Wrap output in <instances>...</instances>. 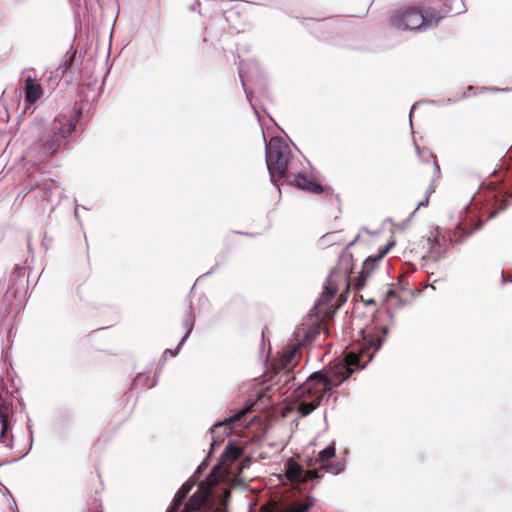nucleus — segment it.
<instances>
[{"label":"nucleus","mask_w":512,"mask_h":512,"mask_svg":"<svg viewBox=\"0 0 512 512\" xmlns=\"http://www.w3.org/2000/svg\"><path fill=\"white\" fill-rule=\"evenodd\" d=\"M160 373V369H156V372H155V375H154V379L153 381L148 384V381L150 379L149 375L148 374H145V373H139L134 379H133V382H132V387L133 388H137L139 385L141 386H148V388H153L157 385V382H158V375Z\"/></svg>","instance_id":"obj_18"},{"label":"nucleus","mask_w":512,"mask_h":512,"mask_svg":"<svg viewBox=\"0 0 512 512\" xmlns=\"http://www.w3.org/2000/svg\"><path fill=\"white\" fill-rule=\"evenodd\" d=\"M317 37L322 38V39H326V37L324 35H317Z\"/></svg>","instance_id":"obj_47"},{"label":"nucleus","mask_w":512,"mask_h":512,"mask_svg":"<svg viewBox=\"0 0 512 512\" xmlns=\"http://www.w3.org/2000/svg\"><path fill=\"white\" fill-rule=\"evenodd\" d=\"M303 468L294 459L289 458L284 463L283 476L292 484L300 483L302 480Z\"/></svg>","instance_id":"obj_13"},{"label":"nucleus","mask_w":512,"mask_h":512,"mask_svg":"<svg viewBox=\"0 0 512 512\" xmlns=\"http://www.w3.org/2000/svg\"><path fill=\"white\" fill-rule=\"evenodd\" d=\"M239 76H240V79H241V84H242V87L244 89L246 98H247L250 106L252 107V109L257 114V110H256L255 104L253 102V92L246 87V84H245V81H244V78H243V73H242L241 69L239 70Z\"/></svg>","instance_id":"obj_24"},{"label":"nucleus","mask_w":512,"mask_h":512,"mask_svg":"<svg viewBox=\"0 0 512 512\" xmlns=\"http://www.w3.org/2000/svg\"><path fill=\"white\" fill-rule=\"evenodd\" d=\"M396 296V293L393 289H390L388 290L387 292V297L390 298V297H395Z\"/></svg>","instance_id":"obj_42"},{"label":"nucleus","mask_w":512,"mask_h":512,"mask_svg":"<svg viewBox=\"0 0 512 512\" xmlns=\"http://www.w3.org/2000/svg\"><path fill=\"white\" fill-rule=\"evenodd\" d=\"M364 231H366L367 233H370V231L367 229V228H363Z\"/></svg>","instance_id":"obj_49"},{"label":"nucleus","mask_w":512,"mask_h":512,"mask_svg":"<svg viewBox=\"0 0 512 512\" xmlns=\"http://www.w3.org/2000/svg\"><path fill=\"white\" fill-rule=\"evenodd\" d=\"M379 262H374L373 255L368 256L362 263V269L355 281V288L360 290L365 286L370 273L375 269Z\"/></svg>","instance_id":"obj_15"},{"label":"nucleus","mask_w":512,"mask_h":512,"mask_svg":"<svg viewBox=\"0 0 512 512\" xmlns=\"http://www.w3.org/2000/svg\"><path fill=\"white\" fill-rule=\"evenodd\" d=\"M75 215H76V217H78V211H77V209L75 210Z\"/></svg>","instance_id":"obj_50"},{"label":"nucleus","mask_w":512,"mask_h":512,"mask_svg":"<svg viewBox=\"0 0 512 512\" xmlns=\"http://www.w3.org/2000/svg\"><path fill=\"white\" fill-rule=\"evenodd\" d=\"M414 145H415L416 152L422 162L429 163L430 160H432L434 176L439 177L440 166H439L438 162L435 160V155L428 148H421L420 146H418L415 141H414Z\"/></svg>","instance_id":"obj_16"},{"label":"nucleus","mask_w":512,"mask_h":512,"mask_svg":"<svg viewBox=\"0 0 512 512\" xmlns=\"http://www.w3.org/2000/svg\"><path fill=\"white\" fill-rule=\"evenodd\" d=\"M291 149L279 136L271 137L265 143V162L271 183L279 188L280 180H289Z\"/></svg>","instance_id":"obj_5"},{"label":"nucleus","mask_w":512,"mask_h":512,"mask_svg":"<svg viewBox=\"0 0 512 512\" xmlns=\"http://www.w3.org/2000/svg\"><path fill=\"white\" fill-rule=\"evenodd\" d=\"M251 409V405H245L225 419L215 422L214 425L210 428L209 432L212 438L210 449L206 457L198 465L193 475L191 476V478H194L197 483L203 475L204 471L210 465V459L214 455L216 448L222 444L226 436H229L232 433V429L236 427L248 428L250 427L251 421L257 419V416L255 415L248 419V414L251 412Z\"/></svg>","instance_id":"obj_4"},{"label":"nucleus","mask_w":512,"mask_h":512,"mask_svg":"<svg viewBox=\"0 0 512 512\" xmlns=\"http://www.w3.org/2000/svg\"><path fill=\"white\" fill-rule=\"evenodd\" d=\"M388 253L389 251L387 250V248H385L384 246L380 247L378 249L377 254L373 255L374 262H380Z\"/></svg>","instance_id":"obj_34"},{"label":"nucleus","mask_w":512,"mask_h":512,"mask_svg":"<svg viewBox=\"0 0 512 512\" xmlns=\"http://www.w3.org/2000/svg\"><path fill=\"white\" fill-rule=\"evenodd\" d=\"M280 183H287L291 186H295L300 190L308 191L313 194H322V193H332L333 189L330 187H324L322 184L318 183L312 178H309L307 175L299 172L293 176L289 172V180H280Z\"/></svg>","instance_id":"obj_9"},{"label":"nucleus","mask_w":512,"mask_h":512,"mask_svg":"<svg viewBox=\"0 0 512 512\" xmlns=\"http://www.w3.org/2000/svg\"><path fill=\"white\" fill-rule=\"evenodd\" d=\"M374 321L380 325L361 329L360 343L350 345L342 356L330 362L321 370L312 372L305 381H297L293 371L302 357L301 348L310 345L321 332L318 322L302 323L296 327L292 337L280 356L281 371L279 381L292 390L295 409L301 416L312 413L334 388L340 386L355 372L364 369L381 349L388 335V324L394 325L393 312L386 308L378 311Z\"/></svg>","instance_id":"obj_1"},{"label":"nucleus","mask_w":512,"mask_h":512,"mask_svg":"<svg viewBox=\"0 0 512 512\" xmlns=\"http://www.w3.org/2000/svg\"><path fill=\"white\" fill-rule=\"evenodd\" d=\"M500 179L483 181L479 190L465 206V216L455 230L436 229L430 243L428 255L422 260L431 259L437 262L455 244L462 243L473 232L481 229L484 222L504 211L512 201V146L501 159Z\"/></svg>","instance_id":"obj_2"},{"label":"nucleus","mask_w":512,"mask_h":512,"mask_svg":"<svg viewBox=\"0 0 512 512\" xmlns=\"http://www.w3.org/2000/svg\"><path fill=\"white\" fill-rule=\"evenodd\" d=\"M183 327L186 329L185 334L180 339L177 347L175 349H166L163 353V361H166L167 356L170 355L171 357H175L178 355L182 345L187 341L189 336L191 335L194 324H195V314L192 307V302L189 301L188 307L186 309L184 318H183Z\"/></svg>","instance_id":"obj_10"},{"label":"nucleus","mask_w":512,"mask_h":512,"mask_svg":"<svg viewBox=\"0 0 512 512\" xmlns=\"http://www.w3.org/2000/svg\"><path fill=\"white\" fill-rule=\"evenodd\" d=\"M27 289L28 279L26 278V270L24 267L16 265L10 274L4 299L11 305L18 297L26 294Z\"/></svg>","instance_id":"obj_8"},{"label":"nucleus","mask_w":512,"mask_h":512,"mask_svg":"<svg viewBox=\"0 0 512 512\" xmlns=\"http://www.w3.org/2000/svg\"><path fill=\"white\" fill-rule=\"evenodd\" d=\"M443 16L437 15L434 9H421L417 6L398 9L390 17L393 27L401 30L424 31L434 23L437 25Z\"/></svg>","instance_id":"obj_7"},{"label":"nucleus","mask_w":512,"mask_h":512,"mask_svg":"<svg viewBox=\"0 0 512 512\" xmlns=\"http://www.w3.org/2000/svg\"><path fill=\"white\" fill-rule=\"evenodd\" d=\"M359 237L360 236L357 235L354 240H352L350 243H348L347 246L345 247V249L342 251V253L339 256L337 270L340 273L344 274L345 279L347 281H349L351 274L353 273V267H352L353 255L350 252H348V249L350 247H352L359 240Z\"/></svg>","instance_id":"obj_12"},{"label":"nucleus","mask_w":512,"mask_h":512,"mask_svg":"<svg viewBox=\"0 0 512 512\" xmlns=\"http://www.w3.org/2000/svg\"><path fill=\"white\" fill-rule=\"evenodd\" d=\"M472 89H473V87H472V86H468V87H467V90H468V91H471Z\"/></svg>","instance_id":"obj_48"},{"label":"nucleus","mask_w":512,"mask_h":512,"mask_svg":"<svg viewBox=\"0 0 512 512\" xmlns=\"http://www.w3.org/2000/svg\"><path fill=\"white\" fill-rule=\"evenodd\" d=\"M459 99H451V98H448L446 100H441V101H434V100H431L429 101V103L431 104H438V105H450V104H454L458 101Z\"/></svg>","instance_id":"obj_36"},{"label":"nucleus","mask_w":512,"mask_h":512,"mask_svg":"<svg viewBox=\"0 0 512 512\" xmlns=\"http://www.w3.org/2000/svg\"><path fill=\"white\" fill-rule=\"evenodd\" d=\"M199 7H200V3H199V2H195L194 4H192V5L190 6V10H191V11H193V12H195V11H197V10H198V8H199Z\"/></svg>","instance_id":"obj_40"},{"label":"nucleus","mask_w":512,"mask_h":512,"mask_svg":"<svg viewBox=\"0 0 512 512\" xmlns=\"http://www.w3.org/2000/svg\"><path fill=\"white\" fill-rule=\"evenodd\" d=\"M75 131V123H64L55 118L44 125L39 136V158H46L59 153L68 143L69 137Z\"/></svg>","instance_id":"obj_6"},{"label":"nucleus","mask_w":512,"mask_h":512,"mask_svg":"<svg viewBox=\"0 0 512 512\" xmlns=\"http://www.w3.org/2000/svg\"><path fill=\"white\" fill-rule=\"evenodd\" d=\"M88 512H103L101 501L93 497L90 501H88Z\"/></svg>","instance_id":"obj_30"},{"label":"nucleus","mask_w":512,"mask_h":512,"mask_svg":"<svg viewBox=\"0 0 512 512\" xmlns=\"http://www.w3.org/2000/svg\"><path fill=\"white\" fill-rule=\"evenodd\" d=\"M435 191V188L433 186V184H430V186L428 187V189L426 190V195H425V198L423 200H421L418 204H417V207L415 208V210L412 212L411 214V217L415 215V213L417 212V210L421 207H426L428 206L429 204V197L430 195Z\"/></svg>","instance_id":"obj_25"},{"label":"nucleus","mask_w":512,"mask_h":512,"mask_svg":"<svg viewBox=\"0 0 512 512\" xmlns=\"http://www.w3.org/2000/svg\"><path fill=\"white\" fill-rule=\"evenodd\" d=\"M29 0H11V4L15 7L22 6L26 4Z\"/></svg>","instance_id":"obj_38"},{"label":"nucleus","mask_w":512,"mask_h":512,"mask_svg":"<svg viewBox=\"0 0 512 512\" xmlns=\"http://www.w3.org/2000/svg\"><path fill=\"white\" fill-rule=\"evenodd\" d=\"M506 283H512V275H507L505 274V272L502 270L501 271V284L504 285Z\"/></svg>","instance_id":"obj_37"},{"label":"nucleus","mask_w":512,"mask_h":512,"mask_svg":"<svg viewBox=\"0 0 512 512\" xmlns=\"http://www.w3.org/2000/svg\"><path fill=\"white\" fill-rule=\"evenodd\" d=\"M443 12L445 15L453 14L458 15L464 13L466 10L464 0H442Z\"/></svg>","instance_id":"obj_17"},{"label":"nucleus","mask_w":512,"mask_h":512,"mask_svg":"<svg viewBox=\"0 0 512 512\" xmlns=\"http://www.w3.org/2000/svg\"><path fill=\"white\" fill-rule=\"evenodd\" d=\"M240 234H242V235H246V236H250V237H254V236H255V234H252V233H242V232H241Z\"/></svg>","instance_id":"obj_43"},{"label":"nucleus","mask_w":512,"mask_h":512,"mask_svg":"<svg viewBox=\"0 0 512 512\" xmlns=\"http://www.w3.org/2000/svg\"><path fill=\"white\" fill-rule=\"evenodd\" d=\"M197 484V482L194 480V478H189L187 481H185L180 489L185 492L186 494H189L190 491L193 489V487Z\"/></svg>","instance_id":"obj_32"},{"label":"nucleus","mask_w":512,"mask_h":512,"mask_svg":"<svg viewBox=\"0 0 512 512\" xmlns=\"http://www.w3.org/2000/svg\"><path fill=\"white\" fill-rule=\"evenodd\" d=\"M336 455V448H335V444H331V445H328L327 447H325L324 449H322L320 452H319V462H320V465L321 467L329 462V460H331L332 458H334Z\"/></svg>","instance_id":"obj_20"},{"label":"nucleus","mask_w":512,"mask_h":512,"mask_svg":"<svg viewBox=\"0 0 512 512\" xmlns=\"http://www.w3.org/2000/svg\"><path fill=\"white\" fill-rule=\"evenodd\" d=\"M27 428H28V431H29V433H30V444H29V448H28V450H27L24 454H22V455H20V456H18V457H16V458H14V459L12 460V462H16V461L21 460V459H22V458H24V457L28 454V452L31 450L32 443H33V424H32V422H31V420H30V418H29V416H28V415H27Z\"/></svg>","instance_id":"obj_28"},{"label":"nucleus","mask_w":512,"mask_h":512,"mask_svg":"<svg viewBox=\"0 0 512 512\" xmlns=\"http://www.w3.org/2000/svg\"><path fill=\"white\" fill-rule=\"evenodd\" d=\"M397 286L401 291H411L407 278L399 276Z\"/></svg>","instance_id":"obj_33"},{"label":"nucleus","mask_w":512,"mask_h":512,"mask_svg":"<svg viewBox=\"0 0 512 512\" xmlns=\"http://www.w3.org/2000/svg\"><path fill=\"white\" fill-rule=\"evenodd\" d=\"M467 96H468V95H467V93H466V92H464V93H463V95H462V97H461L460 99H462V98H466Z\"/></svg>","instance_id":"obj_46"},{"label":"nucleus","mask_w":512,"mask_h":512,"mask_svg":"<svg viewBox=\"0 0 512 512\" xmlns=\"http://www.w3.org/2000/svg\"><path fill=\"white\" fill-rule=\"evenodd\" d=\"M419 103H416L414 104L411 109H410V112H409V122H410V126L412 127V115H413V112L414 110L417 108Z\"/></svg>","instance_id":"obj_39"},{"label":"nucleus","mask_w":512,"mask_h":512,"mask_svg":"<svg viewBox=\"0 0 512 512\" xmlns=\"http://www.w3.org/2000/svg\"><path fill=\"white\" fill-rule=\"evenodd\" d=\"M69 421L70 419L68 416H58L54 423V432L61 437L63 435V430L65 426L68 425Z\"/></svg>","instance_id":"obj_22"},{"label":"nucleus","mask_w":512,"mask_h":512,"mask_svg":"<svg viewBox=\"0 0 512 512\" xmlns=\"http://www.w3.org/2000/svg\"><path fill=\"white\" fill-rule=\"evenodd\" d=\"M313 507V499L302 504H294L292 507L282 510L281 512H308Z\"/></svg>","instance_id":"obj_23"},{"label":"nucleus","mask_w":512,"mask_h":512,"mask_svg":"<svg viewBox=\"0 0 512 512\" xmlns=\"http://www.w3.org/2000/svg\"><path fill=\"white\" fill-rule=\"evenodd\" d=\"M394 245H395V241L391 240L384 247L387 248L388 251H390L393 248Z\"/></svg>","instance_id":"obj_41"},{"label":"nucleus","mask_w":512,"mask_h":512,"mask_svg":"<svg viewBox=\"0 0 512 512\" xmlns=\"http://www.w3.org/2000/svg\"><path fill=\"white\" fill-rule=\"evenodd\" d=\"M337 290V287L330 285L329 283H326L323 286V291L320 297L315 301V304L311 310V312H313L317 316V320H315L314 322H318L322 326V323L320 322V317L327 312L326 307L335 297Z\"/></svg>","instance_id":"obj_11"},{"label":"nucleus","mask_w":512,"mask_h":512,"mask_svg":"<svg viewBox=\"0 0 512 512\" xmlns=\"http://www.w3.org/2000/svg\"><path fill=\"white\" fill-rule=\"evenodd\" d=\"M20 405L25 409V402L23 400L20 401Z\"/></svg>","instance_id":"obj_45"},{"label":"nucleus","mask_w":512,"mask_h":512,"mask_svg":"<svg viewBox=\"0 0 512 512\" xmlns=\"http://www.w3.org/2000/svg\"><path fill=\"white\" fill-rule=\"evenodd\" d=\"M322 468L328 473L338 475L344 471L345 462L344 461L327 462L322 466Z\"/></svg>","instance_id":"obj_21"},{"label":"nucleus","mask_w":512,"mask_h":512,"mask_svg":"<svg viewBox=\"0 0 512 512\" xmlns=\"http://www.w3.org/2000/svg\"><path fill=\"white\" fill-rule=\"evenodd\" d=\"M0 443H4L6 447L11 450L13 448V435L2 434V432H0Z\"/></svg>","instance_id":"obj_31"},{"label":"nucleus","mask_w":512,"mask_h":512,"mask_svg":"<svg viewBox=\"0 0 512 512\" xmlns=\"http://www.w3.org/2000/svg\"><path fill=\"white\" fill-rule=\"evenodd\" d=\"M83 116V108L81 106H78L77 104L74 105L71 119L67 123H75V126L77 125V122L82 118Z\"/></svg>","instance_id":"obj_29"},{"label":"nucleus","mask_w":512,"mask_h":512,"mask_svg":"<svg viewBox=\"0 0 512 512\" xmlns=\"http://www.w3.org/2000/svg\"><path fill=\"white\" fill-rule=\"evenodd\" d=\"M15 512H19L16 505H15Z\"/></svg>","instance_id":"obj_51"},{"label":"nucleus","mask_w":512,"mask_h":512,"mask_svg":"<svg viewBox=\"0 0 512 512\" xmlns=\"http://www.w3.org/2000/svg\"><path fill=\"white\" fill-rule=\"evenodd\" d=\"M43 94V89L41 84H39L36 80L29 77L25 83V91H24V99L25 102L35 103L38 101Z\"/></svg>","instance_id":"obj_14"},{"label":"nucleus","mask_w":512,"mask_h":512,"mask_svg":"<svg viewBox=\"0 0 512 512\" xmlns=\"http://www.w3.org/2000/svg\"><path fill=\"white\" fill-rule=\"evenodd\" d=\"M340 235L337 232H330L323 235L319 241V247L325 249L339 242Z\"/></svg>","instance_id":"obj_19"},{"label":"nucleus","mask_w":512,"mask_h":512,"mask_svg":"<svg viewBox=\"0 0 512 512\" xmlns=\"http://www.w3.org/2000/svg\"><path fill=\"white\" fill-rule=\"evenodd\" d=\"M308 21L312 22L319 29H330L332 28V24L334 23V20L332 18H325L322 20L309 19Z\"/></svg>","instance_id":"obj_26"},{"label":"nucleus","mask_w":512,"mask_h":512,"mask_svg":"<svg viewBox=\"0 0 512 512\" xmlns=\"http://www.w3.org/2000/svg\"><path fill=\"white\" fill-rule=\"evenodd\" d=\"M417 270L416 266L411 262H405L401 265V272L399 276L408 278L411 274H413Z\"/></svg>","instance_id":"obj_27"},{"label":"nucleus","mask_w":512,"mask_h":512,"mask_svg":"<svg viewBox=\"0 0 512 512\" xmlns=\"http://www.w3.org/2000/svg\"><path fill=\"white\" fill-rule=\"evenodd\" d=\"M1 432L2 434H7V435H10L11 434V431H12V422L11 421H8V422H5V421H1Z\"/></svg>","instance_id":"obj_35"},{"label":"nucleus","mask_w":512,"mask_h":512,"mask_svg":"<svg viewBox=\"0 0 512 512\" xmlns=\"http://www.w3.org/2000/svg\"><path fill=\"white\" fill-rule=\"evenodd\" d=\"M245 449L241 444L229 441L221 453L218 462L212 467L206 477L207 484L200 483L197 490L188 499L185 507L180 508L188 496L180 488L175 493L166 512H229L228 505L231 498V491L228 488H221L213 491V486L220 481L225 473H229L228 462H237L245 456Z\"/></svg>","instance_id":"obj_3"},{"label":"nucleus","mask_w":512,"mask_h":512,"mask_svg":"<svg viewBox=\"0 0 512 512\" xmlns=\"http://www.w3.org/2000/svg\"><path fill=\"white\" fill-rule=\"evenodd\" d=\"M215 268H216V267H214L213 269H211L210 271H208L207 273H205L203 276L210 275V274L213 272V270H214Z\"/></svg>","instance_id":"obj_44"}]
</instances>
